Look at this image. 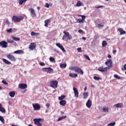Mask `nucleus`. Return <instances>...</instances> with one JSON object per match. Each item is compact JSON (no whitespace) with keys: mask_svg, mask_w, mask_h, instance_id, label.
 Returning a JSON list of instances; mask_svg holds the SVG:
<instances>
[{"mask_svg":"<svg viewBox=\"0 0 126 126\" xmlns=\"http://www.w3.org/2000/svg\"><path fill=\"white\" fill-rule=\"evenodd\" d=\"M59 82L57 80H54L50 82V85L51 87H52V88H54V89H56V88H58V84Z\"/></svg>","mask_w":126,"mask_h":126,"instance_id":"3","label":"nucleus"},{"mask_svg":"<svg viewBox=\"0 0 126 126\" xmlns=\"http://www.w3.org/2000/svg\"><path fill=\"white\" fill-rule=\"evenodd\" d=\"M27 1V0H19V4L21 5L23 4V2Z\"/></svg>","mask_w":126,"mask_h":126,"instance_id":"30","label":"nucleus"},{"mask_svg":"<svg viewBox=\"0 0 126 126\" xmlns=\"http://www.w3.org/2000/svg\"><path fill=\"white\" fill-rule=\"evenodd\" d=\"M83 98L84 99H86V98H87V97H88V93H84L83 94Z\"/></svg>","mask_w":126,"mask_h":126,"instance_id":"36","label":"nucleus"},{"mask_svg":"<svg viewBox=\"0 0 126 126\" xmlns=\"http://www.w3.org/2000/svg\"><path fill=\"white\" fill-rule=\"evenodd\" d=\"M29 49L32 51H33L34 49H36V44H35V43H31V45L29 46Z\"/></svg>","mask_w":126,"mask_h":126,"instance_id":"15","label":"nucleus"},{"mask_svg":"<svg viewBox=\"0 0 126 126\" xmlns=\"http://www.w3.org/2000/svg\"><path fill=\"white\" fill-rule=\"evenodd\" d=\"M87 90V87H85L84 88L85 91H86Z\"/></svg>","mask_w":126,"mask_h":126,"instance_id":"57","label":"nucleus"},{"mask_svg":"<svg viewBox=\"0 0 126 126\" xmlns=\"http://www.w3.org/2000/svg\"><path fill=\"white\" fill-rule=\"evenodd\" d=\"M46 107H47V109H49V108H50V103H47L46 104Z\"/></svg>","mask_w":126,"mask_h":126,"instance_id":"49","label":"nucleus"},{"mask_svg":"<svg viewBox=\"0 0 126 126\" xmlns=\"http://www.w3.org/2000/svg\"><path fill=\"white\" fill-rule=\"evenodd\" d=\"M29 10L31 12V15L32 17H36L37 14H36V12H35V10H34V9L30 8Z\"/></svg>","mask_w":126,"mask_h":126,"instance_id":"9","label":"nucleus"},{"mask_svg":"<svg viewBox=\"0 0 126 126\" xmlns=\"http://www.w3.org/2000/svg\"><path fill=\"white\" fill-rule=\"evenodd\" d=\"M45 7H47V8H49L50 7V4L48 3H46L45 5Z\"/></svg>","mask_w":126,"mask_h":126,"instance_id":"45","label":"nucleus"},{"mask_svg":"<svg viewBox=\"0 0 126 126\" xmlns=\"http://www.w3.org/2000/svg\"><path fill=\"white\" fill-rule=\"evenodd\" d=\"M9 96L12 98H13L15 96V92L12 91L9 93Z\"/></svg>","mask_w":126,"mask_h":126,"instance_id":"24","label":"nucleus"},{"mask_svg":"<svg viewBox=\"0 0 126 126\" xmlns=\"http://www.w3.org/2000/svg\"><path fill=\"white\" fill-rule=\"evenodd\" d=\"M123 106H124V104L121 103H119L114 105V107H116V108H122Z\"/></svg>","mask_w":126,"mask_h":126,"instance_id":"20","label":"nucleus"},{"mask_svg":"<svg viewBox=\"0 0 126 126\" xmlns=\"http://www.w3.org/2000/svg\"><path fill=\"white\" fill-rule=\"evenodd\" d=\"M24 19V17L22 16H20L17 17V16H13L12 18V21L13 22H20L21 20H23Z\"/></svg>","mask_w":126,"mask_h":126,"instance_id":"2","label":"nucleus"},{"mask_svg":"<svg viewBox=\"0 0 126 126\" xmlns=\"http://www.w3.org/2000/svg\"><path fill=\"white\" fill-rule=\"evenodd\" d=\"M77 51H78V52H79V53H81V48H77Z\"/></svg>","mask_w":126,"mask_h":126,"instance_id":"50","label":"nucleus"},{"mask_svg":"<svg viewBox=\"0 0 126 126\" xmlns=\"http://www.w3.org/2000/svg\"><path fill=\"white\" fill-rule=\"evenodd\" d=\"M79 33H83V31H82V30H79L78 31Z\"/></svg>","mask_w":126,"mask_h":126,"instance_id":"52","label":"nucleus"},{"mask_svg":"<svg viewBox=\"0 0 126 126\" xmlns=\"http://www.w3.org/2000/svg\"><path fill=\"white\" fill-rule=\"evenodd\" d=\"M97 27H98V28H100V27H104V25L98 24H97Z\"/></svg>","mask_w":126,"mask_h":126,"instance_id":"43","label":"nucleus"},{"mask_svg":"<svg viewBox=\"0 0 126 126\" xmlns=\"http://www.w3.org/2000/svg\"><path fill=\"white\" fill-rule=\"evenodd\" d=\"M116 53H117V50H113V55H116Z\"/></svg>","mask_w":126,"mask_h":126,"instance_id":"53","label":"nucleus"},{"mask_svg":"<svg viewBox=\"0 0 126 126\" xmlns=\"http://www.w3.org/2000/svg\"><path fill=\"white\" fill-rule=\"evenodd\" d=\"M125 2H126V0H124Z\"/></svg>","mask_w":126,"mask_h":126,"instance_id":"63","label":"nucleus"},{"mask_svg":"<svg viewBox=\"0 0 126 126\" xmlns=\"http://www.w3.org/2000/svg\"><path fill=\"white\" fill-rule=\"evenodd\" d=\"M102 111L103 112H104V113H107V112H109V108L103 107L102 108Z\"/></svg>","mask_w":126,"mask_h":126,"instance_id":"31","label":"nucleus"},{"mask_svg":"<svg viewBox=\"0 0 126 126\" xmlns=\"http://www.w3.org/2000/svg\"><path fill=\"white\" fill-rule=\"evenodd\" d=\"M65 97V95H62L61 96H60L58 99L60 101H62L63 100V99H64V98Z\"/></svg>","mask_w":126,"mask_h":126,"instance_id":"32","label":"nucleus"},{"mask_svg":"<svg viewBox=\"0 0 126 126\" xmlns=\"http://www.w3.org/2000/svg\"><path fill=\"white\" fill-rule=\"evenodd\" d=\"M98 118H101V116H99V117H98Z\"/></svg>","mask_w":126,"mask_h":126,"instance_id":"64","label":"nucleus"},{"mask_svg":"<svg viewBox=\"0 0 126 126\" xmlns=\"http://www.w3.org/2000/svg\"><path fill=\"white\" fill-rule=\"evenodd\" d=\"M13 41H20V38L19 37H16L15 36H14L13 35L11 36Z\"/></svg>","mask_w":126,"mask_h":126,"instance_id":"22","label":"nucleus"},{"mask_svg":"<svg viewBox=\"0 0 126 126\" xmlns=\"http://www.w3.org/2000/svg\"><path fill=\"white\" fill-rule=\"evenodd\" d=\"M56 46H57V47L60 48V49H61V50H62L63 52H65V50L64 49V48H63V46L62 45L61 43H57Z\"/></svg>","mask_w":126,"mask_h":126,"instance_id":"16","label":"nucleus"},{"mask_svg":"<svg viewBox=\"0 0 126 126\" xmlns=\"http://www.w3.org/2000/svg\"><path fill=\"white\" fill-rule=\"evenodd\" d=\"M40 65H41L42 66H45V64L44 63V62H42L39 63Z\"/></svg>","mask_w":126,"mask_h":126,"instance_id":"47","label":"nucleus"},{"mask_svg":"<svg viewBox=\"0 0 126 126\" xmlns=\"http://www.w3.org/2000/svg\"><path fill=\"white\" fill-rule=\"evenodd\" d=\"M32 107L33 108V110H35L36 111H39V110L41 109V106L38 103L32 104Z\"/></svg>","mask_w":126,"mask_h":126,"instance_id":"10","label":"nucleus"},{"mask_svg":"<svg viewBox=\"0 0 126 126\" xmlns=\"http://www.w3.org/2000/svg\"><path fill=\"white\" fill-rule=\"evenodd\" d=\"M107 41L103 40L102 42V47H106V46H107Z\"/></svg>","mask_w":126,"mask_h":126,"instance_id":"33","label":"nucleus"},{"mask_svg":"<svg viewBox=\"0 0 126 126\" xmlns=\"http://www.w3.org/2000/svg\"><path fill=\"white\" fill-rule=\"evenodd\" d=\"M7 58L9 60H10V61H12V62H16V61L15 57H14V56L12 55L9 54L7 55Z\"/></svg>","mask_w":126,"mask_h":126,"instance_id":"12","label":"nucleus"},{"mask_svg":"<svg viewBox=\"0 0 126 126\" xmlns=\"http://www.w3.org/2000/svg\"><path fill=\"white\" fill-rule=\"evenodd\" d=\"M50 21H51L50 19L46 20L44 21V23H45L44 26H45V27H48V24H49V23L50 22Z\"/></svg>","mask_w":126,"mask_h":126,"instance_id":"25","label":"nucleus"},{"mask_svg":"<svg viewBox=\"0 0 126 126\" xmlns=\"http://www.w3.org/2000/svg\"><path fill=\"white\" fill-rule=\"evenodd\" d=\"M86 106L88 108H91V106H92V101L90 100V99H88L87 103Z\"/></svg>","mask_w":126,"mask_h":126,"instance_id":"17","label":"nucleus"},{"mask_svg":"<svg viewBox=\"0 0 126 126\" xmlns=\"http://www.w3.org/2000/svg\"><path fill=\"white\" fill-rule=\"evenodd\" d=\"M0 112H1V113H5V109L1 106L0 108Z\"/></svg>","mask_w":126,"mask_h":126,"instance_id":"38","label":"nucleus"},{"mask_svg":"<svg viewBox=\"0 0 126 126\" xmlns=\"http://www.w3.org/2000/svg\"><path fill=\"white\" fill-rule=\"evenodd\" d=\"M105 64L107 66V67H104L103 66L99 67L98 68V71H100L101 72H105L108 71V70L110 69V68L113 66V61H112L111 59H108L105 63Z\"/></svg>","mask_w":126,"mask_h":126,"instance_id":"1","label":"nucleus"},{"mask_svg":"<svg viewBox=\"0 0 126 126\" xmlns=\"http://www.w3.org/2000/svg\"><path fill=\"white\" fill-rule=\"evenodd\" d=\"M81 5H83V4L82 3H81V2L80 1H78L76 4V6H81Z\"/></svg>","mask_w":126,"mask_h":126,"instance_id":"37","label":"nucleus"},{"mask_svg":"<svg viewBox=\"0 0 126 126\" xmlns=\"http://www.w3.org/2000/svg\"><path fill=\"white\" fill-rule=\"evenodd\" d=\"M61 114H64V112L63 111H61Z\"/></svg>","mask_w":126,"mask_h":126,"instance_id":"59","label":"nucleus"},{"mask_svg":"<svg viewBox=\"0 0 126 126\" xmlns=\"http://www.w3.org/2000/svg\"><path fill=\"white\" fill-rule=\"evenodd\" d=\"M78 16H80L82 17V19H78L77 20V22H76V23H84V21H85V18L86 16L82 15H78Z\"/></svg>","mask_w":126,"mask_h":126,"instance_id":"5","label":"nucleus"},{"mask_svg":"<svg viewBox=\"0 0 126 126\" xmlns=\"http://www.w3.org/2000/svg\"><path fill=\"white\" fill-rule=\"evenodd\" d=\"M66 115L64 116H62V117H59L57 120V121L58 122H60V121H62L63 120V119H66Z\"/></svg>","mask_w":126,"mask_h":126,"instance_id":"27","label":"nucleus"},{"mask_svg":"<svg viewBox=\"0 0 126 126\" xmlns=\"http://www.w3.org/2000/svg\"><path fill=\"white\" fill-rule=\"evenodd\" d=\"M1 107V104L0 103V108Z\"/></svg>","mask_w":126,"mask_h":126,"instance_id":"61","label":"nucleus"},{"mask_svg":"<svg viewBox=\"0 0 126 126\" xmlns=\"http://www.w3.org/2000/svg\"><path fill=\"white\" fill-rule=\"evenodd\" d=\"M49 61L51 62V63H56V60H55V58L53 57H50L49 58Z\"/></svg>","mask_w":126,"mask_h":126,"instance_id":"34","label":"nucleus"},{"mask_svg":"<svg viewBox=\"0 0 126 126\" xmlns=\"http://www.w3.org/2000/svg\"><path fill=\"white\" fill-rule=\"evenodd\" d=\"M14 54H18L19 55H21L22 54H24V51H23L22 50H17L14 52Z\"/></svg>","mask_w":126,"mask_h":126,"instance_id":"18","label":"nucleus"},{"mask_svg":"<svg viewBox=\"0 0 126 126\" xmlns=\"http://www.w3.org/2000/svg\"><path fill=\"white\" fill-rule=\"evenodd\" d=\"M114 77L115 78H117V79H121V77L119 76V75H118L117 74L114 75Z\"/></svg>","mask_w":126,"mask_h":126,"instance_id":"42","label":"nucleus"},{"mask_svg":"<svg viewBox=\"0 0 126 126\" xmlns=\"http://www.w3.org/2000/svg\"><path fill=\"white\" fill-rule=\"evenodd\" d=\"M36 8H37V9H38V10H39L40 9V7H38V6H37V7H36Z\"/></svg>","mask_w":126,"mask_h":126,"instance_id":"58","label":"nucleus"},{"mask_svg":"<svg viewBox=\"0 0 126 126\" xmlns=\"http://www.w3.org/2000/svg\"><path fill=\"white\" fill-rule=\"evenodd\" d=\"M107 57L108 58V59H112V56H111V55L110 54H108Z\"/></svg>","mask_w":126,"mask_h":126,"instance_id":"51","label":"nucleus"},{"mask_svg":"<svg viewBox=\"0 0 126 126\" xmlns=\"http://www.w3.org/2000/svg\"><path fill=\"white\" fill-rule=\"evenodd\" d=\"M42 121V119L38 118V119H33V122L34 125H36L37 126H42V124L40 123Z\"/></svg>","mask_w":126,"mask_h":126,"instance_id":"6","label":"nucleus"},{"mask_svg":"<svg viewBox=\"0 0 126 126\" xmlns=\"http://www.w3.org/2000/svg\"><path fill=\"white\" fill-rule=\"evenodd\" d=\"M39 32H31L32 36H37V35H39Z\"/></svg>","mask_w":126,"mask_h":126,"instance_id":"35","label":"nucleus"},{"mask_svg":"<svg viewBox=\"0 0 126 126\" xmlns=\"http://www.w3.org/2000/svg\"><path fill=\"white\" fill-rule=\"evenodd\" d=\"M60 67L61 68H65V67H66V63H62L60 64Z\"/></svg>","mask_w":126,"mask_h":126,"instance_id":"29","label":"nucleus"},{"mask_svg":"<svg viewBox=\"0 0 126 126\" xmlns=\"http://www.w3.org/2000/svg\"><path fill=\"white\" fill-rule=\"evenodd\" d=\"M6 24H7V25H9V24H10V22H9V21H8V19H7L6 20Z\"/></svg>","mask_w":126,"mask_h":126,"instance_id":"46","label":"nucleus"},{"mask_svg":"<svg viewBox=\"0 0 126 126\" xmlns=\"http://www.w3.org/2000/svg\"><path fill=\"white\" fill-rule=\"evenodd\" d=\"M2 83H3V84H5V85H8V83L6 82L5 80H2Z\"/></svg>","mask_w":126,"mask_h":126,"instance_id":"44","label":"nucleus"},{"mask_svg":"<svg viewBox=\"0 0 126 126\" xmlns=\"http://www.w3.org/2000/svg\"><path fill=\"white\" fill-rule=\"evenodd\" d=\"M124 69L126 70V64H125L124 65Z\"/></svg>","mask_w":126,"mask_h":126,"instance_id":"55","label":"nucleus"},{"mask_svg":"<svg viewBox=\"0 0 126 126\" xmlns=\"http://www.w3.org/2000/svg\"><path fill=\"white\" fill-rule=\"evenodd\" d=\"M84 57H85V58L87 60H88L89 61H91V60L90 59V58H89V56H87V55H84Z\"/></svg>","mask_w":126,"mask_h":126,"instance_id":"40","label":"nucleus"},{"mask_svg":"<svg viewBox=\"0 0 126 126\" xmlns=\"http://www.w3.org/2000/svg\"><path fill=\"white\" fill-rule=\"evenodd\" d=\"M20 89H26L27 88V85L26 84H20L18 85Z\"/></svg>","mask_w":126,"mask_h":126,"instance_id":"13","label":"nucleus"},{"mask_svg":"<svg viewBox=\"0 0 126 126\" xmlns=\"http://www.w3.org/2000/svg\"><path fill=\"white\" fill-rule=\"evenodd\" d=\"M1 89H2V88L1 87V86H0V90H1Z\"/></svg>","mask_w":126,"mask_h":126,"instance_id":"60","label":"nucleus"},{"mask_svg":"<svg viewBox=\"0 0 126 126\" xmlns=\"http://www.w3.org/2000/svg\"><path fill=\"white\" fill-rule=\"evenodd\" d=\"M7 43H9L10 44H12L14 43V41L12 39H10L9 38L7 39Z\"/></svg>","mask_w":126,"mask_h":126,"instance_id":"28","label":"nucleus"},{"mask_svg":"<svg viewBox=\"0 0 126 126\" xmlns=\"http://www.w3.org/2000/svg\"><path fill=\"white\" fill-rule=\"evenodd\" d=\"M82 39L83 40H86V37H82Z\"/></svg>","mask_w":126,"mask_h":126,"instance_id":"56","label":"nucleus"},{"mask_svg":"<svg viewBox=\"0 0 126 126\" xmlns=\"http://www.w3.org/2000/svg\"><path fill=\"white\" fill-rule=\"evenodd\" d=\"M94 79L95 80H99V79H101V78H100V77H99L94 76Z\"/></svg>","mask_w":126,"mask_h":126,"instance_id":"41","label":"nucleus"},{"mask_svg":"<svg viewBox=\"0 0 126 126\" xmlns=\"http://www.w3.org/2000/svg\"><path fill=\"white\" fill-rule=\"evenodd\" d=\"M0 121L2 124H4V119H3L2 116H0Z\"/></svg>","mask_w":126,"mask_h":126,"instance_id":"39","label":"nucleus"},{"mask_svg":"<svg viewBox=\"0 0 126 126\" xmlns=\"http://www.w3.org/2000/svg\"><path fill=\"white\" fill-rule=\"evenodd\" d=\"M8 43L5 41H2L0 42V47L1 48H7Z\"/></svg>","mask_w":126,"mask_h":126,"instance_id":"7","label":"nucleus"},{"mask_svg":"<svg viewBox=\"0 0 126 126\" xmlns=\"http://www.w3.org/2000/svg\"><path fill=\"white\" fill-rule=\"evenodd\" d=\"M2 61L3 62H4V63H6V64H11V63H10V62L7 61L6 59L4 58L2 59Z\"/></svg>","mask_w":126,"mask_h":126,"instance_id":"23","label":"nucleus"},{"mask_svg":"<svg viewBox=\"0 0 126 126\" xmlns=\"http://www.w3.org/2000/svg\"><path fill=\"white\" fill-rule=\"evenodd\" d=\"M63 33L64 34L65 37H66L67 39H68V40H71V39H72V36L69 34V32L64 31Z\"/></svg>","mask_w":126,"mask_h":126,"instance_id":"11","label":"nucleus"},{"mask_svg":"<svg viewBox=\"0 0 126 126\" xmlns=\"http://www.w3.org/2000/svg\"><path fill=\"white\" fill-rule=\"evenodd\" d=\"M11 31H12V29H9V30H7V32L8 33H11Z\"/></svg>","mask_w":126,"mask_h":126,"instance_id":"48","label":"nucleus"},{"mask_svg":"<svg viewBox=\"0 0 126 126\" xmlns=\"http://www.w3.org/2000/svg\"><path fill=\"white\" fill-rule=\"evenodd\" d=\"M73 90L74 93L75 97H76V98H78V95L79 94L78 90H77L75 87H73Z\"/></svg>","mask_w":126,"mask_h":126,"instance_id":"14","label":"nucleus"},{"mask_svg":"<svg viewBox=\"0 0 126 126\" xmlns=\"http://www.w3.org/2000/svg\"><path fill=\"white\" fill-rule=\"evenodd\" d=\"M72 69H74L75 72H77V73H80L82 75H83V70L81 69V68L78 67V66H75L74 67H73Z\"/></svg>","mask_w":126,"mask_h":126,"instance_id":"4","label":"nucleus"},{"mask_svg":"<svg viewBox=\"0 0 126 126\" xmlns=\"http://www.w3.org/2000/svg\"><path fill=\"white\" fill-rule=\"evenodd\" d=\"M118 31L120 32V35H124L126 34V31H124L123 29H118Z\"/></svg>","mask_w":126,"mask_h":126,"instance_id":"19","label":"nucleus"},{"mask_svg":"<svg viewBox=\"0 0 126 126\" xmlns=\"http://www.w3.org/2000/svg\"><path fill=\"white\" fill-rule=\"evenodd\" d=\"M60 104L62 106H64L66 104V101H65V100H61L60 102Z\"/></svg>","mask_w":126,"mask_h":126,"instance_id":"26","label":"nucleus"},{"mask_svg":"<svg viewBox=\"0 0 126 126\" xmlns=\"http://www.w3.org/2000/svg\"><path fill=\"white\" fill-rule=\"evenodd\" d=\"M69 76H70V77H72V78H75V77H77L78 75L77 74H72L71 73L69 74Z\"/></svg>","mask_w":126,"mask_h":126,"instance_id":"21","label":"nucleus"},{"mask_svg":"<svg viewBox=\"0 0 126 126\" xmlns=\"http://www.w3.org/2000/svg\"><path fill=\"white\" fill-rule=\"evenodd\" d=\"M43 70L48 73H53L54 72V69L51 67L43 68Z\"/></svg>","mask_w":126,"mask_h":126,"instance_id":"8","label":"nucleus"},{"mask_svg":"<svg viewBox=\"0 0 126 126\" xmlns=\"http://www.w3.org/2000/svg\"><path fill=\"white\" fill-rule=\"evenodd\" d=\"M100 7H103V6L102 5L98 6L97 7H96L95 8H100Z\"/></svg>","mask_w":126,"mask_h":126,"instance_id":"54","label":"nucleus"},{"mask_svg":"<svg viewBox=\"0 0 126 126\" xmlns=\"http://www.w3.org/2000/svg\"><path fill=\"white\" fill-rule=\"evenodd\" d=\"M79 114H77V116H79Z\"/></svg>","mask_w":126,"mask_h":126,"instance_id":"62","label":"nucleus"}]
</instances>
